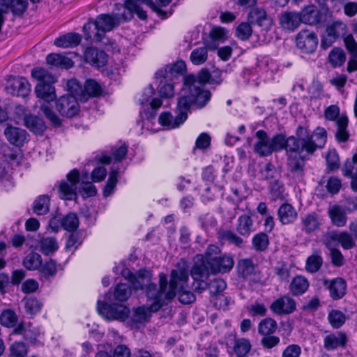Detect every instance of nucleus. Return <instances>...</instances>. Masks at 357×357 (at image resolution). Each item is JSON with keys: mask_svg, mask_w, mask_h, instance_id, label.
<instances>
[{"mask_svg": "<svg viewBox=\"0 0 357 357\" xmlns=\"http://www.w3.org/2000/svg\"><path fill=\"white\" fill-rule=\"evenodd\" d=\"M6 89L10 94L24 97L30 92L31 85L24 77H14L8 82Z\"/></svg>", "mask_w": 357, "mask_h": 357, "instance_id": "21", "label": "nucleus"}, {"mask_svg": "<svg viewBox=\"0 0 357 357\" xmlns=\"http://www.w3.org/2000/svg\"><path fill=\"white\" fill-rule=\"evenodd\" d=\"M4 134L8 141L17 146H22L26 140V132L16 127H8L5 130Z\"/></svg>", "mask_w": 357, "mask_h": 357, "instance_id": "29", "label": "nucleus"}, {"mask_svg": "<svg viewBox=\"0 0 357 357\" xmlns=\"http://www.w3.org/2000/svg\"><path fill=\"white\" fill-rule=\"evenodd\" d=\"M128 146L125 144L116 146L112 149V156L102 155L100 158V162L103 164L112 163V167H115V164L120 162L123 159L125 158L128 153Z\"/></svg>", "mask_w": 357, "mask_h": 357, "instance_id": "27", "label": "nucleus"}, {"mask_svg": "<svg viewBox=\"0 0 357 357\" xmlns=\"http://www.w3.org/2000/svg\"><path fill=\"white\" fill-rule=\"evenodd\" d=\"M131 296V289L125 283L118 284L114 291V298L119 302L127 301Z\"/></svg>", "mask_w": 357, "mask_h": 357, "instance_id": "54", "label": "nucleus"}, {"mask_svg": "<svg viewBox=\"0 0 357 357\" xmlns=\"http://www.w3.org/2000/svg\"><path fill=\"white\" fill-rule=\"evenodd\" d=\"M152 311L151 310V305L149 307L141 306L135 309L132 315V321L135 323H143L146 321Z\"/></svg>", "mask_w": 357, "mask_h": 357, "instance_id": "57", "label": "nucleus"}, {"mask_svg": "<svg viewBox=\"0 0 357 357\" xmlns=\"http://www.w3.org/2000/svg\"><path fill=\"white\" fill-rule=\"evenodd\" d=\"M297 140L307 153L314 154L318 149H322L326 142L327 132L324 128L317 127L311 135L305 128L298 126L296 130Z\"/></svg>", "mask_w": 357, "mask_h": 357, "instance_id": "8", "label": "nucleus"}, {"mask_svg": "<svg viewBox=\"0 0 357 357\" xmlns=\"http://www.w3.org/2000/svg\"><path fill=\"white\" fill-rule=\"evenodd\" d=\"M0 322L1 325L6 327H13L17 322V317L14 311L6 310L2 312L1 314Z\"/></svg>", "mask_w": 357, "mask_h": 357, "instance_id": "60", "label": "nucleus"}, {"mask_svg": "<svg viewBox=\"0 0 357 357\" xmlns=\"http://www.w3.org/2000/svg\"><path fill=\"white\" fill-rule=\"evenodd\" d=\"M185 70V63L183 61H178L176 63L168 65L165 68L158 70L155 73V78L160 77L173 79L176 75L182 74Z\"/></svg>", "mask_w": 357, "mask_h": 357, "instance_id": "22", "label": "nucleus"}, {"mask_svg": "<svg viewBox=\"0 0 357 357\" xmlns=\"http://www.w3.org/2000/svg\"><path fill=\"white\" fill-rule=\"evenodd\" d=\"M348 118L346 115L342 114L337 119V131L335 132V138L338 142H346L349 137V133L347 130Z\"/></svg>", "mask_w": 357, "mask_h": 357, "instance_id": "35", "label": "nucleus"}, {"mask_svg": "<svg viewBox=\"0 0 357 357\" xmlns=\"http://www.w3.org/2000/svg\"><path fill=\"white\" fill-rule=\"evenodd\" d=\"M221 77L222 72L218 70L211 73L207 69L203 68L197 75H189L185 77L186 90L197 107H205L211 98L210 91L205 89L204 86L206 84H220L222 82Z\"/></svg>", "mask_w": 357, "mask_h": 357, "instance_id": "3", "label": "nucleus"}, {"mask_svg": "<svg viewBox=\"0 0 357 357\" xmlns=\"http://www.w3.org/2000/svg\"><path fill=\"white\" fill-rule=\"evenodd\" d=\"M324 222V220L320 214L308 213L301 217V229L306 234H311L319 231Z\"/></svg>", "mask_w": 357, "mask_h": 357, "instance_id": "16", "label": "nucleus"}, {"mask_svg": "<svg viewBox=\"0 0 357 357\" xmlns=\"http://www.w3.org/2000/svg\"><path fill=\"white\" fill-rule=\"evenodd\" d=\"M31 76L39 82L35 88L37 97L46 102L54 100L56 94L53 84L56 82L55 76L43 68H33Z\"/></svg>", "mask_w": 357, "mask_h": 357, "instance_id": "6", "label": "nucleus"}, {"mask_svg": "<svg viewBox=\"0 0 357 357\" xmlns=\"http://www.w3.org/2000/svg\"><path fill=\"white\" fill-rule=\"evenodd\" d=\"M298 143L296 137L291 136L287 138L284 149H285L288 157L289 170L296 175H301L305 167V160H308L312 154L305 152Z\"/></svg>", "mask_w": 357, "mask_h": 357, "instance_id": "5", "label": "nucleus"}, {"mask_svg": "<svg viewBox=\"0 0 357 357\" xmlns=\"http://www.w3.org/2000/svg\"><path fill=\"white\" fill-rule=\"evenodd\" d=\"M317 43L316 34L309 30H302L296 36L297 47L306 53L313 52L317 48Z\"/></svg>", "mask_w": 357, "mask_h": 357, "instance_id": "17", "label": "nucleus"}, {"mask_svg": "<svg viewBox=\"0 0 357 357\" xmlns=\"http://www.w3.org/2000/svg\"><path fill=\"white\" fill-rule=\"evenodd\" d=\"M249 19L252 23L268 28L271 24V20L267 17L266 13L261 8H254L249 14Z\"/></svg>", "mask_w": 357, "mask_h": 357, "instance_id": "39", "label": "nucleus"}, {"mask_svg": "<svg viewBox=\"0 0 357 357\" xmlns=\"http://www.w3.org/2000/svg\"><path fill=\"white\" fill-rule=\"evenodd\" d=\"M84 58L86 62L97 68L105 66L107 61L105 52L95 47H88L84 52Z\"/></svg>", "mask_w": 357, "mask_h": 357, "instance_id": "24", "label": "nucleus"}, {"mask_svg": "<svg viewBox=\"0 0 357 357\" xmlns=\"http://www.w3.org/2000/svg\"><path fill=\"white\" fill-rule=\"evenodd\" d=\"M67 181H62L59 187V192L61 198L67 200H75L77 194H79L83 198L93 197L97 193L95 185L89 181H85L88 178V174L82 176L80 182V176L76 169L71 170L66 176Z\"/></svg>", "mask_w": 357, "mask_h": 357, "instance_id": "4", "label": "nucleus"}, {"mask_svg": "<svg viewBox=\"0 0 357 357\" xmlns=\"http://www.w3.org/2000/svg\"><path fill=\"white\" fill-rule=\"evenodd\" d=\"M97 309L99 314L109 320L125 321L129 314V309L119 304H108L106 301H98Z\"/></svg>", "mask_w": 357, "mask_h": 357, "instance_id": "13", "label": "nucleus"}, {"mask_svg": "<svg viewBox=\"0 0 357 357\" xmlns=\"http://www.w3.org/2000/svg\"><path fill=\"white\" fill-rule=\"evenodd\" d=\"M324 285L329 289L330 295L333 299H340L346 293L347 284L342 278H337L331 281L325 280Z\"/></svg>", "mask_w": 357, "mask_h": 357, "instance_id": "28", "label": "nucleus"}, {"mask_svg": "<svg viewBox=\"0 0 357 357\" xmlns=\"http://www.w3.org/2000/svg\"><path fill=\"white\" fill-rule=\"evenodd\" d=\"M327 215L333 226L336 227H344L348 220V211L341 205L333 204L327 209Z\"/></svg>", "mask_w": 357, "mask_h": 357, "instance_id": "18", "label": "nucleus"}, {"mask_svg": "<svg viewBox=\"0 0 357 357\" xmlns=\"http://www.w3.org/2000/svg\"><path fill=\"white\" fill-rule=\"evenodd\" d=\"M248 313L252 317H264L267 313V308L264 304L255 302L247 307Z\"/></svg>", "mask_w": 357, "mask_h": 357, "instance_id": "63", "label": "nucleus"}, {"mask_svg": "<svg viewBox=\"0 0 357 357\" xmlns=\"http://www.w3.org/2000/svg\"><path fill=\"white\" fill-rule=\"evenodd\" d=\"M33 211L38 215L46 214L50 210V197L47 195L38 197L33 203Z\"/></svg>", "mask_w": 357, "mask_h": 357, "instance_id": "43", "label": "nucleus"}, {"mask_svg": "<svg viewBox=\"0 0 357 357\" xmlns=\"http://www.w3.org/2000/svg\"><path fill=\"white\" fill-rule=\"evenodd\" d=\"M24 124L27 128L36 135H42L46 129L43 119L33 115L24 117Z\"/></svg>", "mask_w": 357, "mask_h": 357, "instance_id": "37", "label": "nucleus"}, {"mask_svg": "<svg viewBox=\"0 0 357 357\" xmlns=\"http://www.w3.org/2000/svg\"><path fill=\"white\" fill-rule=\"evenodd\" d=\"M154 95V89L152 86H149L143 91L141 98H139V102L141 105L149 103L153 109H157L162 105V100L159 98H153Z\"/></svg>", "mask_w": 357, "mask_h": 357, "instance_id": "36", "label": "nucleus"}, {"mask_svg": "<svg viewBox=\"0 0 357 357\" xmlns=\"http://www.w3.org/2000/svg\"><path fill=\"white\" fill-rule=\"evenodd\" d=\"M81 40L82 37L79 33L70 32L56 38L54 43L59 47L68 48L78 45Z\"/></svg>", "mask_w": 357, "mask_h": 357, "instance_id": "32", "label": "nucleus"}, {"mask_svg": "<svg viewBox=\"0 0 357 357\" xmlns=\"http://www.w3.org/2000/svg\"><path fill=\"white\" fill-rule=\"evenodd\" d=\"M14 333L22 335L25 340L32 344H37L38 337L40 335V329L30 322L20 324L15 328Z\"/></svg>", "mask_w": 357, "mask_h": 357, "instance_id": "23", "label": "nucleus"}, {"mask_svg": "<svg viewBox=\"0 0 357 357\" xmlns=\"http://www.w3.org/2000/svg\"><path fill=\"white\" fill-rule=\"evenodd\" d=\"M189 278L188 266L185 261L178 264L176 269L172 270L169 287L167 277L164 273L159 274V283L150 282L146 289V296L150 302L151 310L157 312L176 296V288L178 282H185Z\"/></svg>", "mask_w": 357, "mask_h": 357, "instance_id": "2", "label": "nucleus"}, {"mask_svg": "<svg viewBox=\"0 0 357 357\" xmlns=\"http://www.w3.org/2000/svg\"><path fill=\"white\" fill-rule=\"evenodd\" d=\"M192 104H194L192 98L189 95L188 96L183 95L178 98L176 109V116L174 118L170 112H164L158 118L159 123L162 126L167 127L168 129H174L178 127L187 119L188 112Z\"/></svg>", "mask_w": 357, "mask_h": 357, "instance_id": "9", "label": "nucleus"}, {"mask_svg": "<svg viewBox=\"0 0 357 357\" xmlns=\"http://www.w3.org/2000/svg\"><path fill=\"white\" fill-rule=\"evenodd\" d=\"M190 59L194 65H202L208 59V49L206 47H199L193 50L190 54Z\"/></svg>", "mask_w": 357, "mask_h": 357, "instance_id": "52", "label": "nucleus"}, {"mask_svg": "<svg viewBox=\"0 0 357 357\" xmlns=\"http://www.w3.org/2000/svg\"><path fill=\"white\" fill-rule=\"evenodd\" d=\"M323 242L326 247H337L340 245L344 250H350L356 246L355 239L346 231H330L324 235Z\"/></svg>", "mask_w": 357, "mask_h": 357, "instance_id": "12", "label": "nucleus"}, {"mask_svg": "<svg viewBox=\"0 0 357 357\" xmlns=\"http://www.w3.org/2000/svg\"><path fill=\"white\" fill-rule=\"evenodd\" d=\"M322 263L323 259L319 255H312L306 259L305 269L309 273H316L321 268Z\"/></svg>", "mask_w": 357, "mask_h": 357, "instance_id": "58", "label": "nucleus"}, {"mask_svg": "<svg viewBox=\"0 0 357 357\" xmlns=\"http://www.w3.org/2000/svg\"><path fill=\"white\" fill-rule=\"evenodd\" d=\"M280 24L288 31H295L301 24V16L297 12H284L280 15Z\"/></svg>", "mask_w": 357, "mask_h": 357, "instance_id": "25", "label": "nucleus"}, {"mask_svg": "<svg viewBox=\"0 0 357 357\" xmlns=\"http://www.w3.org/2000/svg\"><path fill=\"white\" fill-rule=\"evenodd\" d=\"M40 248L44 255H48L56 251L59 248V245L56 238L45 237L40 242Z\"/></svg>", "mask_w": 357, "mask_h": 357, "instance_id": "50", "label": "nucleus"}, {"mask_svg": "<svg viewBox=\"0 0 357 357\" xmlns=\"http://www.w3.org/2000/svg\"><path fill=\"white\" fill-rule=\"evenodd\" d=\"M347 342L346 335L342 333L330 334L324 337V347L327 350H333L339 347H344Z\"/></svg>", "mask_w": 357, "mask_h": 357, "instance_id": "34", "label": "nucleus"}, {"mask_svg": "<svg viewBox=\"0 0 357 357\" xmlns=\"http://www.w3.org/2000/svg\"><path fill=\"white\" fill-rule=\"evenodd\" d=\"M301 22L309 25H315L321 21V13L314 6H305L299 13Z\"/></svg>", "mask_w": 357, "mask_h": 357, "instance_id": "26", "label": "nucleus"}, {"mask_svg": "<svg viewBox=\"0 0 357 357\" xmlns=\"http://www.w3.org/2000/svg\"><path fill=\"white\" fill-rule=\"evenodd\" d=\"M252 242L255 250L264 251L267 248L269 240L265 233L261 232L254 236Z\"/></svg>", "mask_w": 357, "mask_h": 357, "instance_id": "61", "label": "nucleus"}, {"mask_svg": "<svg viewBox=\"0 0 357 357\" xmlns=\"http://www.w3.org/2000/svg\"><path fill=\"white\" fill-rule=\"evenodd\" d=\"M219 238L223 241H227L237 247H242L243 240L234 231L229 229H223L218 232Z\"/></svg>", "mask_w": 357, "mask_h": 357, "instance_id": "53", "label": "nucleus"}, {"mask_svg": "<svg viewBox=\"0 0 357 357\" xmlns=\"http://www.w3.org/2000/svg\"><path fill=\"white\" fill-rule=\"evenodd\" d=\"M277 328V322L270 317L262 319L257 327L258 333L263 336L273 334Z\"/></svg>", "mask_w": 357, "mask_h": 357, "instance_id": "44", "label": "nucleus"}, {"mask_svg": "<svg viewBox=\"0 0 357 357\" xmlns=\"http://www.w3.org/2000/svg\"><path fill=\"white\" fill-rule=\"evenodd\" d=\"M188 280V279L185 282H178L176 288V294H178V300L183 304H189L195 300L194 294L185 287Z\"/></svg>", "mask_w": 357, "mask_h": 357, "instance_id": "42", "label": "nucleus"}, {"mask_svg": "<svg viewBox=\"0 0 357 357\" xmlns=\"http://www.w3.org/2000/svg\"><path fill=\"white\" fill-rule=\"evenodd\" d=\"M234 349L238 356H245L250 352L251 344L248 339H238L235 341Z\"/></svg>", "mask_w": 357, "mask_h": 357, "instance_id": "59", "label": "nucleus"}, {"mask_svg": "<svg viewBox=\"0 0 357 357\" xmlns=\"http://www.w3.org/2000/svg\"><path fill=\"white\" fill-rule=\"evenodd\" d=\"M236 231L241 236L246 237L255 231L253 220L250 215L243 214L238 217Z\"/></svg>", "mask_w": 357, "mask_h": 357, "instance_id": "33", "label": "nucleus"}, {"mask_svg": "<svg viewBox=\"0 0 357 357\" xmlns=\"http://www.w3.org/2000/svg\"><path fill=\"white\" fill-rule=\"evenodd\" d=\"M309 287L307 280L301 275L295 277L290 284V290L294 295L304 294Z\"/></svg>", "mask_w": 357, "mask_h": 357, "instance_id": "41", "label": "nucleus"}, {"mask_svg": "<svg viewBox=\"0 0 357 357\" xmlns=\"http://www.w3.org/2000/svg\"><path fill=\"white\" fill-rule=\"evenodd\" d=\"M118 174L119 168L116 167H112L109 174V178L103 190V195L105 197H109L112 194L117 183Z\"/></svg>", "mask_w": 357, "mask_h": 357, "instance_id": "48", "label": "nucleus"}, {"mask_svg": "<svg viewBox=\"0 0 357 357\" xmlns=\"http://www.w3.org/2000/svg\"><path fill=\"white\" fill-rule=\"evenodd\" d=\"M159 82V93L162 98H170L174 95V85L169 82L173 79L164 78L156 79Z\"/></svg>", "mask_w": 357, "mask_h": 357, "instance_id": "51", "label": "nucleus"}, {"mask_svg": "<svg viewBox=\"0 0 357 357\" xmlns=\"http://www.w3.org/2000/svg\"><path fill=\"white\" fill-rule=\"evenodd\" d=\"M347 31V24L341 20L335 21L326 28V33L337 39L340 36H344Z\"/></svg>", "mask_w": 357, "mask_h": 357, "instance_id": "46", "label": "nucleus"}, {"mask_svg": "<svg viewBox=\"0 0 357 357\" xmlns=\"http://www.w3.org/2000/svg\"><path fill=\"white\" fill-rule=\"evenodd\" d=\"M123 278L128 280L135 289H146L151 280V275L146 270H139L133 274L129 269L124 268L121 271Z\"/></svg>", "mask_w": 357, "mask_h": 357, "instance_id": "15", "label": "nucleus"}, {"mask_svg": "<svg viewBox=\"0 0 357 357\" xmlns=\"http://www.w3.org/2000/svg\"><path fill=\"white\" fill-rule=\"evenodd\" d=\"M234 266L231 256L222 253L220 248L215 245H210L204 255H197L194 258V265L190 275L194 280L192 289L201 293L207 287V280L210 274L226 273Z\"/></svg>", "mask_w": 357, "mask_h": 357, "instance_id": "1", "label": "nucleus"}, {"mask_svg": "<svg viewBox=\"0 0 357 357\" xmlns=\"http://www.w3.org/2000/svg\"><path fill=\"white\" fill-rule=\"evenodd\" d=\"M255 136L257 141L254 144V151L260 156H267L273 152L282 151L287 141V138L282 134H276L270 138L262 130H258Z\"/></svg>", "mask_w": 357, "mask_h": 357, "instance_id": "7", "label": "nucleus"}, {"mask_svg": "<svg viewBox=\"0 0 357 357\" xmlns=\"http://www.w3.org/2000/svg\"><path fill=\"white\" fill-rule=\"evenodd\" d=\"M345 59L343 50L338 47L333 48L328 55V61L333 67L342 66L344 63Z\"/></svg>", "mask_w": 357, "mask_h": 357, "instance_id": "56", "label": "nucleus"}, {"mask_svg": "<svg viewBox=\"0 0 357 357\" xmlns=\"http://www.w3.org/2000/svg\"><path fill=\"white\" fill-rule=\"evenodd\" d=\"M343 174L349 178L357 177V162L351 158L347 159L342 167Z\"/></svg>", "mask_w": 357, "mask_h": 357, "instance_id": "64", "label": "nucleus"}, {"mask_svg": "<svg viewBox=\"0 0 357 357\" xmlns=\"http://www.w3.org/2000/svg\"><path fill=\"white\" fill-rule=\"evenodd\" d=\"M46 61L48 64L66 69L71 68L74 64L70 59L59 54H50L47 56Z\"/></svg>", "mask_w": 357, "mask_h": 357, "instance_id": "40", "label": "nucleus"}, {"mask_svg": "<svg viewBox=\"0 0 357 357\" xmlns=\"http://www.w3.org/2000/svg\"><path fill=\"white\" fill-rule=\"evenodd\" d=\"M42 264V257L41 256L36 252H31L27 255L24 260L23 265L24 266L30 271H33L38 269Z\"/></svg>", "mask_w": 357, "mask_h": 357, "instance_id": "49", "label": "nucleus"}, {"mask_svg": "<svg viewBox=\"0 0 357 357\" xmlns=\"http://www.w3.org/2000/svg\"><path fill=\"white\" fill-rule=\"evenodd\" d=\"M25 312L29 315H34L38 313L42 308V303L34 297H26L22 301Z\"/></svg>", "mask_w": 357, "mask_h": 357, "instance_id": "47", "label": "nucleus"}, {"mask_svg": "<svg viewBox=\"0 0 357 357\" xmlns=\"http://www.w3.org/2000/svg\"><path fill=\"white\" fill-rule=\"evenodd\" d=\"M297 216L298 214L295 208L287 203L282 204L278 210V217L282 225L293 223Z\"/></svg>", "mask_w": 357, "mask_h": 357, "instance_id": "30", "label": "nucleus"}, {"mask_svg": "<svg viewBox=\"0 0 357 357\" xmlns=\"http://www.w3.org/2000/svg\"><path fill=\"white\" fill-rule=\"evenodd\" d=\"M77 100L79 98L75 93L64 95L57 100L56 109L62 116L73 117L79 110Z\"/></svg>", "mask_w": 357, "mask_h": 357, "instance_id": "14", "label": "nucleus"}, {"mask_svg": "<svg viewBox=\"0 0 357 357\" xmlns=\"http://www.w3.org/2000/svg\"><path fill=\"white\" fill-rule=\"evenodd\" d=\"M8 351L9 357H26L29 347L22 341H15L9 346Z\"/></svg>", "mask_w": 357, "mask_h": 357, "instance_id": "45", "label": "nucleus"}, {"mask_svg": "<svg viewBox=\"0 0 357 357\" xmlns=\"http://www.w3.org/2000/svg\"><path fill=\"white\" fill-rule=\"evenodd\" d=\"M140 3L148 6L160 15L163 14L162 10L159 8L152 0H127L125 2V6L130 13H136L139 19L145 20L146 18V13L141 8Z\"/></svg>", "mask_w": 357, "mask_h": 357, "instance_id": "19", "label": "nucleus"}, {"mask_svg": "<svg viewBox=\"0 0 357 357\" xmlns=\"http://www.w3.org/2000/svg\"><path fill=\"white\" fill-rule=\"evenodd\" d=\"M270 309L278 315L289 314L296 310V303L289 296H283L274 301Z\"/></svg>", "mask_w": 357, "mask_h": 357, "instance_id": "20", "label": "nucleus"}, {"mask_svg": "<svg viewBox=\"0 0 357 357\" xmlns=\"http://www.w3.org/2000/svg\"><path fill=\"white\" fill-rule=\"evenodd\" d=\"M67 86L71 93H75L79 100L85 102L89 97L97 96L101 94V86L93 79L87 80L82 87L76 79H70Z\"/></svg>", "mask_w": 357, "mask_h": 357, "instance_id": "11", "label": "nucleus"}, {"mask_svg": "<svg viewBox=\"0 0 357 357\" xmlns=\"http://www.w3.org/2000/svg\"><path fill=\"white\" fill-rule=\"evenodd\" d=\"M227 287L225 281L221 278H215L209 283L207 282V287L211 294L216 295L223 291Z\"/></svg>", "mask_w": 357, "mask_h": 357, "instance_id": "62", "label": "nucleus"}, {"mask_svg": "<svg viewBox=\"0 0 357 357\" xmlns=\"http://www.w3.org/2000/svg\"><path fill=\"white\" fill-rule=\"evenodd\" d=\"M61 225L65 230L73 231L78 228L79 220L75 213H70L63 218Z\"/></svg>", "mask_w": 357, "mask_h": 357, "instance_id": "55", "label": "nucleus"}, {"mask_svg": "<svg viewBox=\"0 0 357 357\" xmlns=\"http://www.w3.org/2000/svg\"><path fill=\"white\" fill-rule=\"evenodd\" d=\"M236 270L238 275L244 278H251L256 272V265L250 258L241 259L238 261Z\"/></svg>", "mask_w": 357, "mask_h": 357, "instance_id": "31", "label": "nucleus"}, {"mask_svg": "<svg viewBox=\"0 0 357 357\" xmlns=\"http://www.w3.org/2000/svg\"><path fill=\"white\" fill-rule=\"evenodd\" d=\"M119 24V17L114 14H102L97 17L94 22L84 24V29H98V32L93 36L96 41L100 42L104 38L106 32L112 31Z\"/></svg>", "mask_w": 357, "mask_h": 357, "instance_id": "10", "label": "nucleus"}, {"mask_svg": "<svg viewBox=\"0 0 357 357\" xmlns=\"http://www.w3.org/2000/svg\"><path fill=\"white\" fill-rule=\"evenodd\" d=\"M32 2H38L39 0H31ZM0 4L6 8H10L12 11L17 15L22 14L26 9L27 0H0Z\"/></svg>", "mask_w": 357, "mask_h": 357, "instance_id": "38", "label": "nucleus"}]
</instances>
